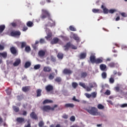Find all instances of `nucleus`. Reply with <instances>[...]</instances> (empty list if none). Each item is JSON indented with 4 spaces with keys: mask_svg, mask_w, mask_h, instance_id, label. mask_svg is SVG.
Here are the masks:
<instances>
[{
    "mask_svg": "<svg viewBox=\"0 0 127 127\" xmlns=\"http://www.w3.org/2000/svg\"><path fill=\"white\" fill-rule=\"evenodd\" d=\"M40 17L42 19H45V18L48 17V19L51 21V22H49L48 25H46V26H50L51 27H52V26H55V21H53V20L51 19L50 13H49L48 10L45 9H42V14Z\"/></svg>",
    "mask_w": 127,
    "mask_h": 127,
    "instance_id": "obj_1",
    "label": "nucleus"
},
{
    "mask_svg": "<svg viewBox=\"0 0 127 127\" xmlns=\"http://www.w3.org/2000/svg\"><path fill=\"white\" fill-rule=\"evenodd\" d=\"M85 110H86L90 115H92V116H100L101 115V113L98 112V109L95 107L89 106L88 108L85 109Z\"/></svg>",
    "mask_w": 127,
    "mask_h": 127,
    "instance_id": "obj_2",
    "label": "nucleus"
},
{
    "mask_svg": "<svg viewBox=\"0 0 127 127\" xmlns=\"http://www.w3.org/2000/svg\"><path fill=\"white\" fill-rule=\"evenodd\" d=\"M89 60L90 62L92 64H101V63H103V60L102 58H97L96 59V56H95V55H91L90 57L89 58Z\"/></svg>",
    "mask_w": 127,
    "mask_h": 127,
    "instance_id": "obj_3",
    "label": "nucleus"
},
{
    "mask_svg": "<svg viewBox=\"0 0 127 127\" xmlns=\"http://www.w3.org/2000/svg\"><path fill=\"white\" fill-rule=\"evenodd\" d=\"M58 105H55L53 107H51L49 105H46L41 107V110L43 111V112H48V111H54L55 108H57Z\"/></svg>",
    "mask_w": 127,
    "mask_h": 127,
    "instance_id": "obj_4",
    "label": "nucleus"
},
{
    "mask_svg": "<svg viewBox=\"0 0 127 127\" xmlns=\"http://www.w3.org/2000/svg\"><path fill=\"white\" fill-rule=\"evenodd\" d=\"M10 51L11 54L14 55V56L18 55V51H17V49L14 46H12L10 48Z\"/></svg>",
    "mask_w": 127,
    "mask_h": 127,
    "instance_id": "obj_5",
    "label": "nucleus"
},
{
    "mask_svg": "<svg viewBox=\"0 0 127 127\" xmlns=\"http://www.w3.org/2000/svg\"><path fill=\"white\" fill-rule=\"evenodd\" d=\"M20 34H21V33L19 31H13L10 33L11 36H14V37L19 36Z\"/></svg>",
    "mask_w": 127,
    "mask_h": 127,
    "instance_id": "obj_6",
    "label": "nucleus"
},
{
    "mask_svg": "<svg viewBox=\"0 0 127 127\" xmlns=\"http://www.w3.org/2000/svg\"><path fill=\"white\" fill-rule=\"evenodd\" d=\"M21 63V60L19 58L15 59V61L13 64L14 67H17Z\"/></svg>",
    "mask_w": 127,
    "mask_h": 127,
    "instance_id": "obj_7",
    "label": "nucleus"
},
{
    "mask_svg": "<svg viewBox=\"0 0 127 127\" xmlns=\"http://www.w3.org/2000/svg\"><path fill=\"white\" fill-rule=\"evenodd\" d=\"M53 86L50 84L48 85L45 87V90L47 93H49V92L53 91Z\"/></svg>",
    "mask_w": 127,
    "mask_h": 127,
    "instance_id": "obj_8",
    "label": "nucleus"
},
{
    "mask_svg": "<svg viewBox=\"0 0 127 127\" xmlns=\"http://www.w3.org/2000/svg\"><path fill=\"white\" fill-rule=\"evenodd\" d=\"M63 73L64 74H65L66 75H70V74L73 73V71L69 69L64 68L63 71Z\"/></svg>",
    "mask_w": 127,
    "mask_h": 127,
    "instance_id": "obj_9",
    "label": "nucleus"
},
{
    "mask_svg": "<svg viewBox=\"0 0 127 127\" xmlns=\"http://www.w3.org/2000/svg\"><path fill=\"white\" fill-rule=\"evenodd\" d=\"M31 119H33V120H35L36 121L38 120V116H37V115L35 114V112H32L30 115Z\"/></svg>",
    "mask_w": 127,
    "mask_h": 127,
    "instance_id": "obj_10",
    "label": "nucleus"
},
{
    "mask_svg": "<svg viewBox=\"0 0 127 127\" xmlns=\"http://www.w3.org/2000/svg\"><path fill=\"white\" fill-rule=\"evenodd\" d=\"M16 122L19 124H24L25 123V119L23 118L18 117L16 119Z\"/></svg>",
    "mask_w": 127,
    "mask_h": 127,
    "instance_id": "obj_11",
    "label": "nucleus"
},
{
    "mask_svg": "<svg viewBox=\"0 0 127 127\" xmlns=\"http://www.w3.org/2000/svg\"><path fill=\"white\" fill-rule=\"evenodd\" d=\"M70 42L67 43L65 45H64V47H63V48L64 50V51H68V50H69V48H70Z\"/></svg>",
    "mask_w": 127,
    "mask_h": 127,
    "instance_id": "obj_12",
    "label": "nucleus"
},
{
    "mask_svg": "<svg viewBox=\"0 0 127 127\" xmlns=\"http://www.w3.org/2000/svg\"><path fill=\"white\" fill-rule=\"evenodd\" d=\"M59 42V39L57 37L54 38L52 41H51V44H57Z\"/></svg>",
    "mask_w": 127,
    "mask_h": 127,
    "instance_id": "obj_13",
    "label": "nucleus"
},
{
    "mask_svg": "<svg viewBox=\"0 0 127 127\" xmlns=\"http://www.w3.org/2000/svg\"><path fill=\"white\" fill-rule=\"evenodd\" d=\"M88 76V73L87 72L82 71L80 73V77L85 79Z\"/></svg>",
    "mask_w": 127,
    "mask_h": 127,
    "instance_id": "obj_14",
    "label": "nucleus"
},
{
    "mask_svg": "<svg viewBox=\"0 0 127 127\" xmlns=\"http://www.w3.org/2000/svg\"><path fill=\"white\" fill-rule=\"evenodd\" d=\"M0 57H2L4 59H5L7 57V53L6 52L0 53Z\"/></svg>",
    "mask_w": 127,
    "mask_h": 127,
    "instance_id": "obj_15",
    "label": "nucleus"
},
{
    "mask_svg": "<svg viewBox=\"0 0 127 127\" xmlns=\"http://www.w3.org/2000/svg\"><path fill=\"white\" fill-rule=\"evenodd\" d=\"M55 77V73L52 72L49 74L48 78L49 80H53L54 78Z\"/></svg>",
    "mask_w": 127,
    "mask_h": 127,
    "instance_id": "obj_16",
    "label": "nucleus"
},
{
    "mask_svg": "<svg viewBox=\"0 0 127 127\" xmlns=\"http://www.w3.org/2000/svg\"><path fill=\"white\" fill-rule=\"evenodd\" d=\"M87 57V54L86 53H81L79 56L80 59H85Z\"/></svg>",
    "mask_w": 127,
    "mask_h": 127,
    "instance_id": "obj_17",
    "label": "nucleus"
},
{
    "mask_svg": "<svg viewBox=\"0 0 127 127\" xmlns=\"http://www.w3.org/2000/svg\"><path fill=\"white\" fill-rule=\"evenodd\" d=\"M100 68L102 71H105L107 69V65L105 64H101L100 65Z\"/></svg>",
    "mask_w": 127,
    "mask_h": 127,
    "instance_id": "obj_18",
    "label": "nucleus"
},
{
    "mask_svg": "<svg viewBox=\"0 0 127 127\" xmlns=\"http://www.w3.org/2000/svg\"><path fill=\"white\" fill-rule=\"evenodd\" d=\"M53 103V101L49 99H46L43 102V105H45V104H51Z\"/></svg>",
    "mask_w": 127,
    "mask_h": 127,
    "instance_id": "obj_19",
    "label": "nucleus"
},
{
    "mask_svg": "<svg viewBox=\"0 0 127 127\" xmlns=\"http://www.w3.org/2000/svg\"><path fill=\"white\" fill-rule=\"evenodd\" d=\"M43 71L44 72H51V67L49 66H45L43 68Z\"/></svg>",
    "mask_w": 127,
    "mask_h": 127,
    "instance_id": "obj_20",
    "label": "nucleus"
},
{
    "mask_svg": "<svg viewBox=\"0 0 127 127\" xmlns=\"http://www.w3.org/2000/svg\"><path fill=\"white\" fill-rule=\"evenodd\" d=\"M38 55L40 57H44L45 56V52L41 50L39 52Z\"/></svg>",
    "mask_w": 127,
    "mask_h": 127,
    "instance_id": "obj_21",
    "label": "nucleus"
},
{
    "mask_svg": "<svg viewBox=\"0 0 127 127\" xmlns=\"http://www.w3.org/2000/svg\"><path fill=\"white\" fill-rule=\"evenodd\" d=\"M92 12L94 13H101L102 10H101L100 9H92Z\"/></svg>",
    "mask_w": 127,
    "mask_h": 127,
    "instance_id": "obj_22",
    "label": "nucleus"
},
{
    "mask_svg": "<svg viewBox=\"0 0 127 127\" xmlns=\"http://www.w3.org/2000/svg\"><path fill=\"white\" fill-rule=\"evenodd\" d=\"M65 108H73L74 105L72 103H66L64 105Z\"/></svg>",
    "mask_w": 127,
    "mask_h": 127,
    "instance_id": "obj_23",
    "label": "nucleus"
},
{
    "mask_svg": "<svg viewBox=\"0 0 127 127\" xmlns=\"http://www.w3.org/2000/svg\"><path fill=\"white\" fill-rule=\"evenodd\" d=\"M73 38L74 39V40H76L77 42H80V38L79 37L77 36V35L74 34L73 35Z\"/></svg>",
    "mask_w": 127,
    "mask_h": 127,
    "instance_id": "obj_24",
    "label": "nucleus"
},
{
    "mask_svg": "<svg viewBox=\"0 0 127 127\" xmlns=\"http://www.w3.org/2000/svg\"><path fill=\"white\" fill-rule=\"evenodd\" d=\"M5 29V25H0V34L3 32V30Z\"/></svg>",
    "mask_w": 127,
    "mask_h": 127,
    "instance_id": "obj_25",
    "label": "nucleus"
},
{
    "mask_svg": "<svg viewBox=\"0 0 127 127\" xmlns=\"http://www.w3.org/2000/svg\"><path fill=\"white\" fill-rule=\"evenodd\" d=\"M101 8L103 9V12L105 14L109 13V9H107V8L105 7L104 5H102Z\"/></svg>",
    "mask_w": 127,
    "mask_h": 127,
    "instance_id": "obj_26",
    "label": "nucleus"
},
{
    "mask_svg": "<svg viewBox=\"0 0 127 127\" xmlns=\"http://www.w3.org/2000/svg\"><path fill=\"white\" fill-rule=\"evenodd\" d=\"M31 66V63L30 62H26L25 64L24 67L26 68H29Z\"/></svg>",
    "mask_w": 127,
    "mask_h": 127,
    "instance_id": "obj_27",
    "label": "nucleus"
},
{
    "mask_svg": "<svg viewBox=\"0 0 127 127\" xmlns=\"http://www.w3.org/2000/svg\"><path fill=\"white\" fill-rule=\"evenodd\" d=\"M23 92H28L29 91V86H24L22 88Z\"/></svg>",
    "mask_w": 127,
    "mask_h": 127,
    "instance_id": "obj_28",
    "label": "nucleus"
},
{
    "mask_svg": "<svg viewBox=\"0 0 127 127\" xmlns=\"http://www.w3.org/2000/svg\"><path fill=\"white\" fill-rule=\"evenodd\" d=\"M54 80L57 83H61L62 81V78L60 77H57Z\"/></svg>",
    "mask_w": 127,
    "mask_h": 127,
    "instance_id": "obj_29",
    "label": "nucleus"
},
{
    "mask_svg": "<svg viewBox=\"0 0 127 127\" xmlns=\"http://www.w3.org/2000/svg\"><path fill=\"white\" fill-rule=\"evenodd\" d=\"M42 92V90H41L40 89H37L36 91L37 97H40V96H41Z\"/></svg>",
    "mask_w": 127,
    "mask_h": 127,
    "instance_id": "obj_30",
    "label": "nucleus"
},
{
    "mask_svg": "<svg viewBox=\"0 0 127 127\" xmlns=\"http://www.w3.org/2000/svg\"><path fill=\"white\" fill-rule=\"evenodd\" d=\"M64 56V55L61 53H59L57 55V57L59 58V59H63Z\"/></svg>",
    "mask_w": 127,
    "mask_h": 127,
    "instance_id": "obj_31",
    "label": "nucleus"
},
{
    "mask_svg": "<svg viewBox=\"0 0 127 127\" xmlns=\"http://www.w3.org/2000/svg\"><path fill=\"white\" fill-rule=\"evenodd\" d=\"M108 66L110 67V68H114L116 66V64L114 62H111L109 64Z\"/></svg>",
    "mask_w": 127,
    "mask_h": 127,
    "instance_id": "obj_32",
    "label": "nucleus"
},
{
    "mask_svg": "<svg viewBox=\"0 0 127 127\" xmlns=\"http://www.w3.org/2000/svg\"><path fill=\"white\" fill-rule=\"evenodd\" d=\"M61 37L64 41H69V37L65 36H62Z\"/></svg>",
    "mask_w": 127,
    "mask_h": 127,
    "instance_id": "obj_33",
    "label": "nucleus"
},
{
    "mask_svg": "<svg viewBox=\"0 0 127 127\" xmlns=\"http://www.w3.org/2000/svg\"><path fill=\"white\" fill-rule=\"evenodd\" d=\"M97 108L99 110H104V109H105V106L101 104H99L98 105Z\"/></svg>",
    "mask_w": 127,
    "mask_h": 127,
    "instance_id": "obj_34",
    "label": "nucleus"
},
{
    "mask_svg": "<svg viewBox=\"0 0 127 127\" xmlns=\"http://www.w3.org/2000/svg\"><path fill=\"white\" fill-rule=\"evenodd\" d=\"M26 24L28 27H32V26H33V22H32L30 21H29L27 22Z\"/></svg>",
    "mask_w": 127,
    "mask_h": 127,
    "instance_id": "obj_35",
    "label": "nucleus"
},
{
    "mask_svg": "<svg viewBox=\"0 0 127 127\" xmlns=\"http://www.w3.org/2000/svg\"><path fill=\"white\" fill-rule=\"evenodd\" d=\"M20 44L21 45V48L23 49L26 46V42H22L20 43Z\"/></svg>",
    "mask_w": 127,
    "mask_h": 127,
    "instance_id": "obj_36",
    "label": "nucleus"
},
{
    "mask_svg": "<svg viewBox=\"0 0 127 127\" xmlns=\"http://www.w3.org/2000/svg\"><path fill=\"white\" fill-rule=\"evenodd\" d=\"M13 111H14V112H15V113H18V112H19V108L16 107V106H13Z\"/></svg>",
    "mask_w": 127,
    "mask_h": 127,
    "instance_id": "obj_37",
    "label": "nucleus"
},
{
    "mask_svg": "<svg viewBox=\"0 0 127 127\" xmlns=\"http://www.w3.org/2000/svg\"><path fill=\"white\" fill-rule=\"evenodd\" d=\"M6 93L8 95H11V89L9 88L5 90Z\"/></svg>",
    "mask_w": 127,
    "mask_h": 127,
    "instance_id": "obj_38",
    "label": "nucleus"
},
{
    "mask_svg": "<svg viewBox=\"0 0 127 127\" xmlns=\"http://www.w3.org/2000/svg\"><path fill=\"white\" fill-rule=\"evenodd\" d=\"M25 50L26 52L29 53V52H30V51H31V49L30 48V47L26 46L25 47Z\"/></svg>",
    "mask_w": 127,
    "mask_h": 127,
    "instance_id": "obj_39",
    "label": "nucleus"
},
{
    "mask_svg": "<svg viewBox=\"0 0 127 127\" xmlns=\"http://www.w3.org/2000/svg\"><path fill=\"white\" fill-rule=\"evenodd\" d=\"M101 76H102L103 79H106L107 78V72H102Z\"/></svg>",
    "mask_w": 127,
    "mask_h": 127,
    "instance_id": "obj_40",
    "label": "nucleus"
},
{
    "mask_svg": "<svg viewBox=\"0 0 127 127\" xmlns=\"http://www.w3.org/2000/svg\"><path fill=\"white\" fill-rule=\"evenodd\" d=\"M69 29L71 30V31H77V29L73 26H70L69 27Z\"/></svg>",
    "mask_w": 127,
    "mask_h": 127,
    "instance_id": "obj_41",
    "label": "nucleus"
},
{
    "mask_svg": "<svg viewBox=\"0 0 127 127\" xmlns=\"http://www.w3.org/2000/svg\"><path fill=\"white\" fill-rule=\"evenodd\" d=\"M40 67H41L40 64H36L34 66V69L35 70H38V69H40Z\"/></svg>",
    "mask_w": 127,
    "mask_h": 127,
    "instance_id": "obj_42",
    "label": "nucleus"
},
{
    "mask_svg": "<svg viewBox=\"0 0 127 127\" xmlns=\"http://www.w3.org/2000/svg\"><path fill=\"white\" fill-rule=\"evenodd\" d=\"M79 86H81V87H82V88H84V89H86V84L83 82H79Z\"/></svg>",
    "mask_w": 127,
    "mask_h": 127,
    "instance_id": "obj_43",
    "label": "nucleus"
},
{
    "mask_svg": "<svg viewBox=\"0 0 127 127\" xmlns=\"http://www.w3.org/2000/svg\"><path fill=\"white\" fill-rule=\"evenodd\" d=\"M91 97L93 98H96L97 97V93L95 92H93L91 93Z\"/></svg>",
    "mask_w": 127,
    "mask_h": 127,
    "instance_id": "obj_44",
    "label": "nucleus"
},
{
    "mask_svg": "<svg viewBox=\"0 0 127 127\" xmlns=\"http://www.w3.org/2000/svg\"><path fill=\"white\" fill-rule=\"evenodd\" d=\"M109 82L110 84H114L115 83V79L112 77H110L109 79Z\"/></svg>",
    "mask_w": 127,
    "mask_h": 127,
    "instance_id": "obj_45",
    "label": "nucleus"
},
{
    "mask_svg": "<svg viewBox=\"0 0 127 127\" xmlns=\"http://www.w3.org/2000/svg\"><path fill=\"white\" fill-rule=\"evenodd\" d=\"M72 86L73 88L76 89V87H78V83H77L76 82H73L72 83Z\"/></svg>",
    "mask_w": 127,
    "mask_h": 127,
    "instance_id": "obj_46",
    "label": "nucleus"
},
{
    "mask_svg": "<svg viewBox=\"0 0 127 127\" xmlns=\"http://www.w3.org/2000/svg\"><path fill=\"white\" fill-rule=\"evenodd\" d=\"M52 36V33H49L47 35V36L45 37V38H46V39H49V38H51Z\"/></svg>",
    "mask_w": 127,
    "mask_h": 127,
    "instance_id": "obj_47",
    "label": "nucleus"
},
{
    "mask_svg": "<svg viewBox=\"0 0 127 127\" xmlns=\"http://www.w3.org/2000/svg\"><path fill=\"white\" fill-rule=\"evenodd\" d=\"M51 61L52 62H56V58L54 57L53 56H51Z\"/></svg>",
    "mask_w": 127,
    "mask_h": 127,
    "instance_id": "obj_48",
    "label": "nucleus"
},
{
    "mask_svg": "<svg viewBox=\"0 0 127 127\" xmlns=\"http://www.w3.org/2000/svg\"><path fill=\"white\" fill-rule=\"evenodd\" d=\"M70 47H71V48H72V49H74V50H76L77 49V47L74 46L73 44H72L71 43V42H70Z\"/></svg>",
    "mask_w": 127,
    "mask_h": 127,
    "instance_id": "obj_49",
    "label": "nucleus"
},
{
    "mask_svg": "<svg viewBox=\"0 0 127 127\" xmlns=\"http://www.w3.org/2000/svg\"><path fill=\"white\" fill-rule=\"evenodd\" d=\"M70 120L71 122H75V121H76V118H75V116H72L70 117Z\"/></svg>",
    "mask_w": 127,
    "mask_h": 127,
    "instance_id": "obj_50",
    "label": "nucleus"
},
{
    "mask_svg": "<svg viewBox=\"0 0 127 127\" xmlns=\"http://www.w3.org/2000/svg\"><path fill=\"white\" fill-rule=\"evenodd\" d=\"M105 94L107 95V96H110V95H111V91L109 90H107L105 92Z\"/></svg>",
    "mask_w": 127,
    "mask_h": 127,
    "instance_id": "obj_51",
    "label": "nucleus"
},
{
    "mask_svg": "<svg viewBox=\"0 0 127 127\" xmlns=\"http://www.w3.org/2000/svg\"><path fill=\"white\" fill-rule=\"evenodd\" d=\"M44 126V123L43 122V121H40L39 123V127H42Z\"/></svg>",
    "mask_w": 127,
    "mask_h": 127,
    "instance_id": "obj_52",
    "label": "nucleus"
},
{
    "mask_svg": "<svg viewBox=\"0 0 127 127\" xmlns=\"http://www.w3.org/2000/svg\"><path fill=\"white\" fill-rule=\"evenodd\" d=\"M4 50V46L0 44V51Z\"/></svg>",
    "mask_w": 127,
    "mask_h": 127,
    "instance_id": "obj_53",
    "label": "nucleus"
},
{
    "mask_svg": "<svg viewBox=\"0 0 127 127\" xmlns=\"http://www.w3.org/2000/svg\"><path fill=\"white\" fill-rule=\"evenodd\" d=\"M62 118L63 119H65V120H67V119H68V115L64 114L63 115Z\"/></svg>",
    "mask_w": 127,
    "mask_h": 127,
    "instance_id": "obj_54",
    "label": "nucleus"
},
{
    "mask_svg": "<svg viewBox=\"0 0 127 127\" xmlns=\"http://www.w3.org/2000/svg\"><path fill=\"white\" fill-rule=\"evenodd\" d=\"M40 43L41 44H43L44 43H45V40L44 39H41L40 40Z\"/></svg>",
    "mask_w": 127,
    "mask_h": 127,
    "instance_id": "obj_55",
    "label": "nucleus"
},
{
    "mask_svg": "<svg viewBox=\"0 0 127 127\" xmlns=\"http://www.w3.org/2000/svg\"><path fill=\"white\" fill-rule=\"evenodd\" d=\"M116 9H110L109 11V13H114L115 12H116Z\"/></svg>",
    "mask_w": 127,
    "mask_h": 127,
    "instance_id": "obj_56",
    "label": "nucleus"
},
{
    "mask_svg": "<svg viewBox=\"0 0 127 127\" xmlns=\"http://www.w3.org/2000/svg\"><path fill=\"white\" fill-rule=\"evenodd\" d=\"M85 96H86V98H88V99H90V98H91V97H92V95H91V94H90L89 93H85Z\"/></svg>",
    "mask_w": 127,
    "mask_h": 127,
    "instance_id": "obj_57",
    "label": "nucleus"
},
{
    "mask_svg": "<svg viewBox=\"0 0 127 127\" xmlns=\"http://www.w3.org/2000/svg\"><path fill=\"white\" fill-rule=\"evenodd\" d=\"M85 89H86L87 92H90V91H92V88L88 86H87V87L86 86V88H85Z\"/></svg>",
    "mask_w": 127,
    "mask_h": 127,
    "instance_id": "obj_58",
    "label": "nucleus"
},
{
    "mask_svg": "<svg viewBox=\"0 0 127 127\" xmlns=\"http://www.w3.org/2000/svg\"><path fill=\"white\" fill-rule=\"evenodd\" d=\"M72 100L73 101H75V102H78V103L80 102V100H78L77 99H76V97L75 96H74L72 98Z\"/></svg>",
    "mask_w": 127,
    "mask_h": 127,
    "instance_id": "obj_59",
    "label": "nucleus"
},
{
    "mask_svg": "<svg viewBox=\"0 0 127 127\" xmlns=\"http://www.w3.org/2000/svg\"><path fill=\"white\" fill-rule=\"evenodd\" d=\"M28 29V28L27 26H24L23 27L22 30L23 31H26Z\"/></svg>",
    "mask_w": 127,
    "mask_h": 127,
    "instance_id": "obj_60",
    "label": "nucleus"
},
{
    "mask_svg": "<svg viewBox=\"0 0 127 127\" xmlns=\"http://www.w3.org/2000/svg\"><path fill=\"white\" fill-rule=\"evenodd\" d=\"M50 127H61V126L59 124L57 125L56 127L54 126V125H51Z\"/></svg>",
    "mask_w": 127,
    "mask_h": 127,
    "instance_id": "obj_61",
    "label": "nucleus"
},
{
    "mask_svg": "<svg viewBox=\"0 0 127 127\" xmlns=\"http://www.w3.org/2000/svg\"><path fill=\"white\" fill-rule=\"evenodd\" d=\"M121 15L123 17H127V15L126 14V13L125 12H123L121 13Z\"/></svg>",
    "mask_w": 127,
    "mask_h": 127,
    "instance_id": "obj_62",
    "label": "nucleus"
},
{
    "mask_svg": "<svg viewBox=\"0 0 127 127\" xmlns=\"http://www.w3.org/2000/svg\"><path fill=\"white\" fill-rule=\"evenodd\" d=\"M127 107V104H124L121 105V108H126Z\"/></svg>",
    "mask_w": 127,
    "mask_h": 127,
    "instance_id": "obj_63",
    "label": "nucleus"
},
{
    "mask_svg": "<svg viewBox=\"0 0 127 127\" xmlns=\"http://www.w3.org/2000/svg\"><path fill=\"white\" fill-rule=\"evenodd\" d=\"M89 87H90L91 89H92V88H94V85H93L92 83H89Z\"/></svg>",
    "mask_w": 127,
    "mask_h": 127,
    "instance_id": "obj_64",
    "label": "nucleus"
}]
</instances>
